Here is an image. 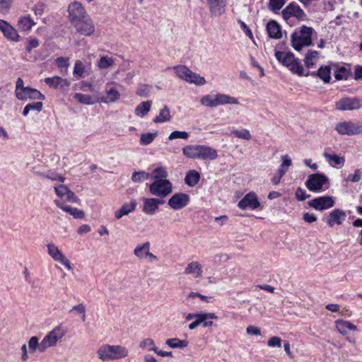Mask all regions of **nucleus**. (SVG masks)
<instances>
[{"label":"nucleus","mask_w":362,"mask_h":362,"mask_svg":"<svg viewBox=\"0 0 362 362\" xmlns=\"http://www.w3.org/2000/svg\"><path fill=\"white\" fill-rule=\"evenodd\" d=\"M136 206V202L135 201H131L130 202L124 203L119 209L115 211V217L117 219H120L124 216L128 215L131 212H133Z\"/></svg>","instance_id":"27"},{"label":"nucleus","mask_w":362,"mask_h":362,"mask_svg":"<svg viewBox=\"0 0 362 362\" xmlns=\"http://www.w3.org/2000/svg\"><path fill=\"white\" fill-rule=\"evenodd\" d=\"M281 339L279 337H272L268 340V346L274 347H281Z\"/></svg>","instance_id":"63"},{"label":"nucleus","mask_w":362,"mask_h":362,"mask_svg":"<svg viewBox=\"0 0 362 362\" xmlns=\"http://www.w3.org/2000/svg\"><path fill=\"white\" fill-rule=\"evenodd\" d=\"M330 67L329 66H322L318 69L316 75L325 83H329L330 81Z\"/></svg>","instance_id":"39"},{"label":"nucleus","mask_w":362,"mask_h":362,"mask_svg":"<svg viewBox=\"0 0 362 362\" xmlns=\"http://www.w3.org/2000/svg\"><path fill=\"white\" fill-rule=\"evenodd\" d=\"M42 107H43V104L42 102H40V101L33 103H29L24 107L23 114V115L27 116L31 110H35L37 112H40L42 109Z\"/></svg>","instance_id":"45"},{"label":"nucleus","mask_w":362,"mask_h":362,"mask_svg":"<svg viewBox=\"0 0 362 362\" xmlns=\"http://www.w3.org/2000/svg\"><path fill=\"white\" fill-rule=\"evenodd\" d=\"M203 267L197 261L189 262L184 270V274L190 275L194 279H200L203 276Z\"/></svg>","instance_id":"22"},{"label":"nucleus","mask_w":362,"mask_h":362,"mask_svg":"<svg viewBox=\"0 0 362 362\" xmlns=\"http://www.w3.org/2000/svg\"><path fill=\"white\" fill-rule=\"evenodd\" d=\"M120 98V93L115 88H111L109 90H106L105 95L100 97L98 101L103 103H111L117 101Z\"/></svg>","instance_id":"28"},{"label":"nucleus","mask_w":362,"mask_h":362,"mask_svg":"<svg viewBox=\"0 0 362 362\" xmlns=\"http://www.w3.org/2000/svg\"><path fill=\"white\" fill-rule=\"evenodd\" d=\"M71 311H76L79 314L82 315V320L85 321L86 320V308L83 304L81 303L77 305H75L72 308Z\"/></svg>","instance_id":"62"},{"label":"nucleus","mask_w":362,"mask_h":362,"mask_svg":"<svg viewBox=\"0 0 362 362\" xmlns=\"http://www.w3.org/2000/svg\"><path fill=\"white\" fill-rule=\"evenodd\" d=\"M165 343L173 349L185 348L188 345V341L187 340H180L177 338L168 339L166 340Z\"/></svg>","instance_id":"40"},{"label":"nucleus","mask_w":362,"mask_h":362,"mask_svg":"<svg viewBox=\"0 0 362 362\" xmlns=\"http://www.w3.org/2000/svg\"><path fill=\"white\" fill-rule=\"evenodd\" d=\"M158 132H148L142 134L140 137V144L142 146H147L153 142V141L157 137Z\"/></svg>","instance_id":"42"},{"label":"nucleus","mask_w":362,"mask_h":362,"mask_svg":"<svg viewBox=\"0 0 362 362\" xmlns=\"http://www.w3.org/2000/svg\"><path fill=\"white\" fill-rule=\"evenodd\" d=\"M65 330L60 326H58L49 332L42 340V348L44 347L45 351L52 346L57 345V341L65 335Z\"/></svg>","instance_id":"11"},{"label":"nucleus","mask_w":362,"mask_h":362,"mask_svg":"<svg viewBox=\"0 0 362 362\" xmlns=\"http://www.w3.org/2000/svg\"><path fill=\"white\" fill-rule=\"evenodd\" d=\"M129 349L122 345H111L104 344L96 351V355L103 362L118 361L129 356Z\"/></svg>","instance_id":"1"},{"label":"nucleus","mask_w":362,"mask_h":362,"mask_svg":"<svg viewBox=\"0 0 362 362\" xmlns=\"http://www.w3.org/2000/svg\"><path fill=\"white\" fill-rule=\"evenodd\" d=\"M67 11L71 24L89 15L83 5L77 1H74L68 5Z\"/></svg>","instance_id":"10"},{"label":"nucleus","mask_w":362,"mask_h":362,"mask_svg":"<svg viewBox=\"0 0 362 362\" xmlns=\"http://www.w3.org/2000/svg\"><path fill=\"white\" fill-rule=\"evenodd\" d=\"M308 204L316 210L322 211L332 208L334 205V201L332 197L324 196L310 200Z\"/></svg>","instance_id":"18"},{"label":"nucleus","mask_w":362,"mask_h":362,"mask_svg":"<svg viewBox=\"0 0 362 362\" xmlns=\"http://www.w3.org/2000/svg\"><path fill=\"white\" fill-rule=\"evenodd\" d=\"M149 191L152 195L164 198L173 192V185L167 179H160L150 185Z\"/></svg>","instance_id":"6"},{"label":"nucleus","mask_w":362,"mask_h":362,"mask_svg":"<svg viewBox=\"0 0 362 362\" xmlns=\"http://www.w3.org/2000/svg\"><path fill=\"white\" fill-rule=\"evenodd\" d=\"M56 64L59 68H68L70 65L69 59L64 57H58L56 59Z\"/></svg>","instance_id":"60"},{"label":"nucleus","mask_w":362,"mask_h":362,"mask_svg":"<svg viewBox=\"0 0 362 362\" xmlns=\"http://www.w3.org/2000/svg\"><path fill=\"white\" fill-rule=\"evenodd\" d=\"M0 31L4 37L8 41L18 42L21 40V36L18 30L8 22L0 18Z\"/></svg>","instance_id":"15"},{"label":"nucleus","mask_w":362,"mask_h":362,"mask_svg":"<svg viewBox=\"0 0 362 362\" xmlns=\"http://www.w3.org/2000/svg\"><path fill=\"white\" fill-rule=\"evenodd\" d=\"M189 202V195L185 193H175L168 199V204L171 209L178 210L186 206Z\"/></svg>","instance_id":"17"},{"label":"nucleus","mask_w":362,"mask_h":362,"mask_svg":"<svg viewBox=\"0 0 362 362\" xmlns=\"http://www.w3.org/2000/svg\"><path fill=\"white\" fill-rule=\"evenodd\" d=\"M16 97L21 100L27 98L33 100H45V97L39 90L35 88L26 87L20 91H16Z\"/></svg>","instance_id":"20"},{"label":"nucleus","mask_w":362,"mask_h":362,"mask_svg":"<svg viewBox=\"0 0 362 362\" xmlns=\"http://www.w3.org/2000/svg\"><path fill=\"white\" fill-rule=\"evenodd\" d=\"M313 33L314 29L306 25H302L297 28L291 36L293 48L296 51H300L303 47L312 45Z\"/></svg>","instance_id":"3"},{"label":"nucleus","mask_w":362,"mask_h":362,"mask_svg":"<svg viewBox=\"0 0 362 362\" xmlns=\"http://www.w3.org/2000/svg\"><path fill=\"white\" fill-rule=\"evenodd\" d=\"M296 197L298 201H304L310 197V194H307L303 189L298 187L296 192Z\"/></svg>","instance_id":"61"},{"label":"nucleus","mask_w":362,"mask_h":362,"mask_svg":"<svg viewBox=\"0 0 362 362\" xmlns=\"http://www.w3.org/2000/svg\"><path fill=\"white\" fill-rule=\"evenodd\" d=\"M76 33L83 36H91L95 31V24L90 16L81 18L71 23Z\"/></svg>","instance_id":"9"},{"label":"nucleus","mask_w":362,"mask_h":362,"mask_svg":"<svg viewBox=\"0 0 362 362\" xmlns=\"http://www.w3.org/2000/svg\"><path fill=\"white\" fill-rule=\"evenodd\" d=\"M56 194L61 199L66 197L69 188L64 185H58L54 187Z\"/></svg>","instance_id":"54"},{"label":"nucleus","mask_w":362,"mask_h":362,"mask_svg":"<svg viewBox=\"0 0 362 362\" xmlns=\"http://www.w3.org/2000/svg\"><path fill=\"white\" fill-rule=\"evenodd\" d=\"M285 0H269L268 7L273 12H276L284 6Z\"/></svg>","instance_id":"49"},{"label":"nucleus","mask_w":362,"mask_h":362,"mask_svg":"<svg viewBox=\"0 0 362 362\" xmlns=\"http://www.w3.org/2000/svg\"><path fill=\"white\" fill-rule=\"evenodd\" d=\"M182 152L185 156L191 159L214 160L218 157L216 150L205 145H188L182 148Z\"/></svg>","instance_id":"2"},{"label":"nucleus","mask_w":362,"mask_h":362,"mask_svg":"<svg viewBox=\"0 0 362 362\" xmlns=\"http://www.w3.org/2000/svg\"><path fill=\"white\" fill-rule=\"evenodd\" d=\"M66 200L71 203H78L80 202L78 197L76 196L74 192L69 189L66 195Z\"/></svg>","instance_id":"64"},{"label":"nucleus","mask_w":362,"mask_h":362,"mask_svg":"<svg viewBox=\"0 0 362 362\" xmlns=\"http://www.w3.org/2000/svg\"><path fill=\"white\" fill-rule=\"evenodd\" d=\"M259 206L260 202L258 200L256 194L253 192H250L245 194L238 204V206L243 210H254L257 209Z\"/></svg>","instance_id":"16"},{"label":"nucleus","mask_w":362,"mask_h":362,"mask_svg":"<svg viewBox=\"0 0 362 362\" xmlns=\"http://www.w3.org/2000/svg\"><path fill=\"white\" fill-rule=\"evenodd\" d=\"M151 101H144L141 103L135 109V114L141 117L146 115L151 110Z\"/></svg>","instance_id":"35"},{"label":"nucleus","mask_w":362,"mask_h":362,"mask_svg":"<svg viewBox=\"0 0 362 362\" xmlns=\"http://www.w3.org/2000/svg\"><path fill=\"white\" fill-rule=\"evenodd\" d=\"M275 57L278 61L287 67H289L296 59L293 53L280 51L276 52Z\"/></svg>","instance_id":"30"},{"label":"nucleus","mask_w":362,"mask_h":362,"mask_svg":"<svg viewBox=\"0 0 362 362\" xmlns=\"http://www.w3.org/2000/svg\"><path fill=\"white\" fill-rule=\"evenodd\" d=\"M153 178L156 180H160V179H166L168 177V173L164 167H158L153 170Z\"/></svg>","instance_id":"51"},{"label":"nucleus","mask_w":362,"mask_h":362,"mask_svg":"<svg viewBox=\"0 0 362 362\" xmlns=\"http://www.w3.org/2000/svg\"><path fill=\"white\" fill-rule=\"evenodd\" d=\"M346 218V213L339 209H335L332 211L327 218V223L329 226L332 227L334 225H341Z\"/></svg>","instance_id":"21"},{"label":"nucleus","mask_w":362,"mask_h":362,"mask_svg":"<svg viewBox=\"0 0 362 362\" xmlns=\"http://www.w3.org/2000/svg\"><path fill=\"white\" fill-rule=\"evenodd\" d=\"M41 175L43 177L47 178L52 181H59L61 182H64L66 180V178L64 176H62L59 174H57L56 173H52L49 174L42 173Z\"/></svg>","instance_id":"57"},{"label":"nucleus","mask_w":362,"mask_h":362,"mask_svg":"<svg viewBox=\"0 0 362 362\" xmlns=\"http://www.w3.org/2000/svg\"><path fill=\"white\" fill-rule=\"evenodd\" d=\"M35 24L30 15L20 16L17 22L18 28L23 32H30Z\"/></svg>","instance_id":"26"},{"label":"nucleus","mask_w":362,"mask_h":362,"mask_svg":"<svg viewBox=\"0 0 362 362\" xmlns=\"http://www.w3.org/2000/svg\"><path fill=\"white\" fill-rule=\"evenodd\" d=\"M189 134L187 132L174 131L168 136L169 140H174L177 139H187Z\"/></svg>","instance_id":"56"},{"label":"nucleus","mask_w":362,"mask_h":362,"mask_svg":"<svg viewBox=\"0 0 362 362\" xmlns=\"http://www.w3.org/2000/svg\"><path fill=\"white\" fill-rule=\"evenodd\" d=\"M143 201V211L147 214H154L158 206L163 204V201L156 198H144Z\"/></svg>","instance_id":"23"},{"label":"nucleus","mask_w":362,"mask_h":362,"mask_svg":"<svg viewBox=\"0 0 362 362\" xmlns=\"http://www.w3.org/2000/svg\"><path fill=\"white\" fill-rule=\"evenodd\" d=\"M197 324L199 325H204L205 320H217L218 316L213 313H197V316L195 318Z\"/></svg>","instance_id":"41"},{"label":"nucleus","mask_w":362,"mask_h":362,"mask_svg":"<svg viewBox=\"0 0 362 362\" xmlns=\"http://www.w3.org/2000/svg\"><path fill=\"white\" fill-rule=\"evenodd\" d=\"M42 341L39 342V338L37 336H33L30 338L28 344V349L30 353H34L37 350L40 353H44V347L41 346Z\"/></svg>","instance_id":"34"},{"label":"nucleus","mask_w":362,"mask_h":362,"mask_svg":"<svg viewBox=\"0 0 362 362\" xmlns=\"http://www.w3.org/2000/svg\"><path fill=\"white\" fill-rule=\"evenodd\" d=\"M318 55L317 51H309L304 59L306 66L308 68L313 66L316 63Z\"/></svg>","instance_id":"43"},{"label":"nucleus","mask_w":362,"mask_h":362,"mask_svg":"<svg viewBox=\"0 0 362 362\" xmlns=\"http://www.w3.org/2000/svg\"><path fill=\"white\" fill-rule=\"evenodd\" d=\"M200 103L202 105L209 107H216L219 105H224L227 104L238 105L239 100L235 97L223 93L209 94L204 95L200 99Z\"/></svg>","instance_id":"4"},{"label":"nucleus","mask_w":362,"mask_h":362,"mask_svg":"<svg viewBox=\"0 0 362 362\" xmlns=\"http://www.w3.org/2000/svg\"><path fill=\"white\" fill-rule=\"evenodd\" d=\"M85 72V66L81 60H76L74 64L73 74L78 77H83Z\"/></svg>","instance_id":"52"},{"label":"nucleus","mask_w":362,"mask_h":362,"mask_svg":"<svg viewBox=\"0 0 362 362\" xmlns=\"http://www.w3.org/2000/svg\"><path fill=\"white\" fill-rule=\"evenodd\" d=\"M349 76V71L344 66L340 67L334 74V77L337 80H346Z\"/></svg>","instance_id":"55"},{"label":"nucleus","mask_w":362,"mask_h":362,"mask_svg":"<svg viewBox=\"0 0 362 362\" xmlns=\"http://www.w3.org/2000/svg\"><path fill=\"white\" fill-rule=\"evenodd\" d=\"M149 173L145 171H137L134 172L132 176V180L134 182H142L145 180H147L149 178Z\"/></svg>","instance_id":"46"},{"label":"nucleus","mask_w":362,"mask_h":362,"mask_svg":"<svg viewBox=\"0 0 362 362\" xmlns=\"http://www.w3.org/2000/svg\"><path fill=\"white\" fill-rule=\"evenodd\" d=\"M335 107L338 110L351 111L362 107V98L357 97H344L335 103Z\"/></svg>","instance_id":"12"},{"label":"nucleus","mask_w":362,"mask_h":362,"mask_svg":"<svg viewBox=\"0 0 362 362\" xmlns=\"http://www.w3.org/2000/svg\"><path fill=\"white\" fill-rule=\"evenodd\" d=\"M177 77L188 83H194L197 86L205 84L206 80L199 74L192 72L186 66L178 65L173 67Z\"/></svg>","instance_id":"5"},{"label":"nucleus","mask_w":362,"mask_h":362,"mask_svg":"<svg viewBox=\"0 0 362 362\" xmlns=\"http://www.w3.org/2000/svg\"><path fill=\"white\" fill-rule=\"evenodd\" d=\"M150 245L151 244L149 242L138 245L134 250V255L139 259L146 258V255H148V250Z\"/></svg>","instance_id":"33"},{"label":"nucleus","mask_w":362,"mask_h":362,"mask_svg":"<svg viewBox=\"0 0 362 362\" xmlns=\"http://www.w3.org/2000/svg\"><path fill=\"white\" fill-rule=\"evenodd\" d=\"M336 328L339 332L346 334L349 330L357 331V327L349 321L338 320L335 322Z\"/></svg>","instance_id":"29"},{"label":"nucleus","mask_w":362,"mask_h":362,"mask_svg":"<svg viewBox=\"0 0 362 362\" xmlns=\"http://www.w3.org/2000/svg\"><path fill=\"white\" fill-rule=\"evenodd\" d=\"M267 30L270 37L274 39H280L281 37V32L280 26L274 21H271L267 23Z\"/></svg>","instance_id":"31"},{"label":"nucleus","mask_w":362,"mask_h":362,"mask_svg":"<svg viewBox=\"0 0 362 362\" xmlns=\"http://www.w3.org/2000/svg\"><path fill=\"white\" fill-rule=\"evenodd\" d=\"M232 134L239 139H245L247 141L250 140L252 138L250 132L245 129L233 130Z\"/></svg>","instance_id":"50"},{"label":"nucleus","mask_w":362,"mask_h":362,"mask_svg":"<svg viewBox=\"0 0 362 362\" xmlns=\"http://www.w3.org/2000/svg\"><path fill=\"white\" fill-rule=\"evenodd\" d=\"M335 130L341 135L352 136L362 134V121L339 122L336 124Z\"/></svg>","instance_id":"8"},{"label":"nucleus","mask_w":362,"mask_h":362,"mask_svg":"<svg viewBox=\"0 0 362 362\" xmlns=\"http://www.w3.org/2000/svg\"><path fill=\"white\" fill-rule=\"evenodd\" d=\"M45 82L47 85L52 88H65L70 86V81L66 78H63L60 76H53L45 78Z\"/></svg>","instance_id":"25"},{"label":"nucleus","mask_w":362,"mask_h":362,"mask_svg":"<svg viewBox=\"0 0 362 362\" xmlns=\"http://www.w3.org/2000/svg\"><path fill=\"white\" fill-rule=\"evenodd\" d=\"M200 180V174L195 170H191L187 173L185 182L189 187L195 186Z\"/></svg>","instance_id":"32"},{"label":"nucleus","mask_w":362,"mask_h":362,"mask_svg":"<svg viewBox=\"0 0 362 362\" xmlns=\"http://www.w3.org/2000/svg\"><path fill=\"white\" fill-rule=\"evenodd\" d=\"M323 156L329 163H333L335 165H343L344 163V158L340 157L337 154H330L325 152Z\"/></svg>","instance_id":"44"},{"label":"nucleus","mask_w":362,"mask_h":362,"mask_svg":"<svg viewBox=\"0 0 362 362\" xmlns=\"http://www.w3.org/2000/svg\"><path fill=\"white\" fill-rule=\"evenodd\" d=\"M74 98L82 104L91 105L94 103L93 100L89 95L76 93Z\"/></svg>","instance_id":"53"},{"label":"nucleus","mask_w":362,"mask_h":362,"mask_svg":"<svg viewBox=\"0 0 362 362\" xmlns=\"http://www.w3.org/2000/svg\"><path fill=\"white\" fill-rule=\"evenodd\" d=\"M54 203L57 207L73 216L74 218H83L85 216V214L82 210L65 205L59 199H55Z\"/></svg>","instance_id":"24"},{"label":"nucleus","mask_w":362,"mask_h":362,"mask_svg":"<svg viewBox=\"0 0 362 362\" xmlns=\"http://www.w3.org/2000/svg\"><path fill=\"white\" fill-rule=\"evenodd\" d=\"M115 63L114 58L108 56H103L98 62V66L101 69H106L112 66Z\"/></svg>","instance_id":"37"},{"label":"nucleus","mask_w":362,"mask_h":362,"mask_svg":"<svg viewBox=\"0 0 362 362\" xmlns=\"http://www.w3.org/2000/svg\"><path fill=\"white\" fill-rule=\"evenodd\" d=\"M13 0H0V14L6 15L9 13Z\"/></svg>","instance_id":"48"},{"label":"nucleus","mask_w":362,"mask_h":362,"mask_svg":"<svg viewBox=\"0 0 362 362\" xmlns=\"http://www.w3.org/2000/svg\"><path fill=\"white\" fill-rule=\"evenodd\" d=\"M361 180V171L359 169L354 170V174L349 175L346 179V182H357Z\"/></svg>","instance_id":"59"},{"label":"nucleus","mask_w":362,"mask_h":362,"mask_svg":"<svg viewBox=\"0 0 362 362\" xmlns=\"http://www.w3.org/2000/svg\"><path fill=\"white\" fill-rule=\"evenodd\" d=\"M288 68L293 74H298V76L303 75L304 69L301 65L300 61L297 59H294V62H292V64Z\"/></svg>","instance_id":"47"},{"label":"nucleus","mask_w":362,"mask_h":362,"mask_svg":"<svg viewBox=\"0 0 362 362\" xmlns=\"http://www.w3.org/2000/svg\"><path fill=\"white\" fill-rule=\"evenodd\" d=\"M47 248L48 255L54 262L64 266L68 271L73 269L70 261L57 245L50 243L47 245Z\"/></svg>","instance_id":"7"},{"label":"nucleus","mask_w":362,"mask_h":362,"mask_svg":"<svg viewBox=\"0 0 362 362\" xmlns=\"http://www.w3.org/2000/svg\"><path fill=\"white\" fill-rule=\"evenodd\" d=\"M171 115L170 110L167 106L162 108L159 112V115L153 119V122L156 123H161L170 121Z\"/></svg>","instance_id":"36"},{"label":"nucleus","mask_w":362,"mask_h":362,"mask_svg":"<svg viewBox=\"0 0 362 362\" xmlns=\"http://www.w3.org/2000/svg\"><path fill=\"white\" fill-rule=\"evenodd\" d=\"M39 40L35 37H29L25 46L28 52H31L32 49L39 46Z\"/></svg>","instance_id":"58"},{"label":"nucleus","mask_w":362,"mask_h":362,"mask_svg":"<svg viewBox=\"0 0 362 362\" xmlns=\"http://www.w3.org/2000/svg\"><path fill=\"white\" fill-rule=\"evenodd\" d=\"M139 347L143 350L148 351H153L155 353L158 349L156 346L155 341L151 338H146L140 341Z\"/></svg>","instance_id":"38"},{"label":"nucleus","mask_w":362,"mask_h":362,"mask_svg":"<svg viewBox=\"0 0 362 362\" xmlns=\"http://www.w3.org/2000/svg\"><path fill=\"white\" fill-rule=\"evenodd\" d=\"M281 15L285 20H288L291 17H295L298 21H305L307 15L304 11L296 3L292 2L289 4L281 11Z\"/></svg>","instance_id":"13"},{"label":"nucleus","mask_w":362,"mask_h":362,"mask_svg":"<svg viewBox=\"0 0 362 362\" xmlns=\"http://www.w3.org/2000/svg\"><path fill=\"white\" fill-rule=\"evenodd\" d=\"M328 182V178L323 174L315 173L308 176V179L305 182L307 188L310 191H320L322 186Z\"/></svg>","instance_id":"14"},{"label":"nucleus","mask_w":362,"mask_h":362,"mask_svg":"<svg viewBox=\"0 0 362 362\" xmlns=\"http://www.w3.org/2000/svg\"><path fill=\"white\" fill-rule=\"evenodd\" d=\"M206 4L212 16L219 17L226 12V0H206Z\"/></svg>","instance_id":"19"}]
</instances>
